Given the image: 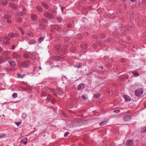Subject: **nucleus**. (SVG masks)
Returning a JSON list of instances; mask_svg holds the SVG:
<instances>
[{
  "mask_svg": "<svg viewBox=\"0 0 146 146\" xmlns=\"http://www.w3.org/2000/svg\"><path fill=\"white\" fill-rule=\"evenodd\" d=\"M12 12L10 11H5L4 12V19L6 20L8 23H11V21L9 19L11 18Z\"/></svg>",
  "mask_w": 146,
  "mask_h": 146,
  "instance_id": "nucleus-1",
  "label": "nucleus"
},
{
  "mask_svg": "<svg viewBox=\"0 0 146 146\" xmlns=\"http://www.w3.org/2000/svg\"><path fill=\"white\" fill-rule=\"evenodd\" d=\"M55 48L58 50L59 52H62V53L66 54L67 52L66 48H64L62 50L61 49V46L60 44L56 45L55 46Z\"/></svg>",
  "mask_w": 146,
  "mask_h": 146,
  "instance_id": "nucleus-2",
  "label": "nucleus"
},
{
  "mask_svg": "<svg viewBox=\"0 0 146 146\" xmlns=\"http://www.w3.org/2000/svg\"><path fill=\"white\" fill-rule=\"evenodd\" d=\"M30 64V61L28 60H26L23 62H19L20 65L24 68L27 67Z\"/></svg>",
  "mask_w": 146,
  "mask_h": 146,
  "instance_id": "nucleus-3",
  "label": "nucleus"
},
{
  "mask_svg": "<svg viewBox=\"0 0 146 146\" xmlns=\"http://www.w3.org/2000/svg\"><path fill=\"white\" fill-rule=\"evenodd\" d=\"M143 92V90L141 88H139L135 91V94L137 97H140Z\"/></svg>",
  "mask_w": 146,
  "mask_h": 146,
  "instance_id": "nucleus-4",
  "label": "nucleus"
},
{
  "mask_svg": "<svg viewBox=\"0 0 146 146\" xmlns=\"http://www.w3.org/2000/svg\"><path fill=\"white\" fill-rule=\"evenodd\" d=\"M17 15L22 16L25 15L26 14V10L25 8L23 7V11L21 12H18L16 13Z\"/></svg>",
  "mask_w": 146,
  "mask_h": 146,
  "instance_id": "nucleus-5",
  "label": "nucleus"
},
{
  "mask_svg": "<svg viewBox=\"0 0 146 146\" xmlns=\"http://www.w3.org/2000/svg\"><path fill=\"white\" fill-rule=\"evenodd\" d=\"M31 19L34 21H36L38 19L37 15L33 13H32L31 14Z\"/></svg>",
  "mask_w": 146,
  "mask_h": 146,
  "instance_id": "nucleus-6",
  "label": "nucleus"
},
{
  "mask_svg": "<svg viewBox=\"0 0 146 146\" xmlns=\"http://www.w3.org/2000/svg\"><path fill=\"white\" fill-rule=\"evenodd\" d=\"M131 119V116L130 115H127L123 117V120L125 121H128L130 120Z\"/></svg>",
  "mask_w": 146,
  "mask_h": 146,
  "instance_id": "nucleus-7",
  "label": "nucleus"
},
{
  "mask_svg": "<svg viewBox=\"0 0 146 146\" xmlns=\"http://www.w3.org/2000/svg\"><path fill=\"white\" fill-rule=\"evenodd\" d=\"M133 143V141L132 140H127L126 143V145L127 146H131Z\"/></svg>",
  "mask_w": 146,
  "mask_h": 146,
  "instance_id": "nucleus-8",
  "label": "nucleus"
},
{
  "mask_svg": "<svg viewBox=\"0 0 146 146\" xmlns=\"http://www.w3.org/2000/svg\"><path fill=\"white\" fill-rule=\"evenodd\" d=\"M10 65L12 67H14L16 65V62L13 60H9L8 61Z\"/></svg>",
  "mask_w": 146,
  "mask_h": 146,
  "instance_id": "nucleus-9",
  "label": "nucleus"
},
{
  "mask_svg": "<svg viewBox=\"0 0 146 146\" xmlns=\"http://www.w3.org/2000/svg\"><path fill=\"white\" fill-rule=\"evenodd\" d=\"M9 7H11L14 9H16L17 8V5L13 3H9Z\"/></svg>",
  "mask_w": 146,
  "mask_h": 146,
  "instance_id": "nucleus-10",
  "label": "nucleus"
},
{
  "mask_svg": "<svg viewBox=\"0 0 146 146\" xmlns=\"http://www.w3.org/2000/svg\"><path fill=\"white\" fill-rule=\"evenodd\" d=\"M84 84H80L78 86L77 90H82L84 88Z\"/></svg>",
  "mask_w": 146,
  "mask_h": 146,
  "instance_id": "nucleus-11",
  "label": "nucleus"
},
{
  "mask_svg": "<svg viewBox=\"0 0 146 146\" xmlns=\"http://www.w3.org/2000/svg\"><path fill=\"white\" fill-rule=\"evenodd\" d=\"M123 96L126 102H129L131 100V98L129 96L126 95H123Z\"/></svg>",
  "mask_w": 146,
  "mask_h": 146,
  "instance_id": "nucleus-12",
  "label": "nucleus"
},
{
  "mask_svg": "<svg viewBox=\"0 0 146 146\" xmlns=\"http://www.w3.org/2000/svg\"><path fill=\"white\" fill-rule=\"evenodd\" d=\"M27 140L28 139L27 138L25 137L21 139V142L24 144L26 145L27 143Z\"/></svg>",
  "mask_w": 146,
  "mask_h": 146,
  "instance_id": "nucleus-13",
  "label": "nucleus"
},
{
  "mask_svg": "<svg viewBox=\"0 0 146 146\" xmlns=\"http://www.w3.org/2000/svg\"><path fill=\"white\" fill-rule=\"evenodd\" d=\"M12 56L14 58H17L20 57L19 55L17 53L15 52L13 53Z\"/></svg>",
  "mask_w": 146,
  "mask_h": 146,
  "instance_id": "nucleus-14",
  "label": "nucleus"
},
{
  "mask_svg": "<svg viewBox=\"0 0 146 146\" xmlns=\"http://www.w3.org/2000/svg\"><path fill=\"white\" fill-rule=\"evenodd\" d=\"M127 17L128 19H131V18L133 17V15L132 13H127Z\"/></svg>",
  "mask_w": 146,
  "mask_h": 146,
  "instance_id": "nucleus-15",
  "label": "nucleus"
},
{
  "mask_svg": "<svg viewBox=\"0 0 146 146\" xmlns=\"http://www.w3.org/2000/svg\"><path fill=\"white\" fill-rule=\"evenodd\" d=\"M44 16L46 18L50 19V17L49 15V13L48 12H45L44 13Z\"/></svg>",
  "mask_w": 146,
  "mask_h": 146,
  "instance_id": "nucleus-16",
  "label": "nucleus"
},
{
  "mask_svg": "<svg viewBox=\"0 0 146 146\" xmlns=\"http://www.w3.org/2000/svg\"><path fill=\"white\" fill-rule=\"evenodd\" d=\"M53 28L56 31H59L61 29L60 27H59L57 25H54L53 26Z\"/></svg>",
  "mask_w": 146,
  "mask_h": 146,
  "instance_id": "nucleus-17",
  "label": "nucleus"
},
{
  "mask_svg": "<svg viewBox=\"0 0 146 146\" xmlns=\"http://www.w3.org/2000/svg\"><path fill=\"white\" fill-rule=\"evenodd\" d=\"M36 8L37 10L40 13H41L43 11V9L40 6H36Z\"/></svg>",
  "mask_w": 146,
  "mask_h": 146,
  "instance_id": "nucleus-18",
  "label": "nucleus"
},
{
  "mask_svg": "<svg viewBox=\"0 0 146 146\" xmlns=\"http://www.w3.org/2000/svg\"><path fill=\"white\" fill-rule=\"evenodd\" d=\"M41 5L46 9H47L48 8V5L44 2H42Z\"/></svg>",
  "mask_w": 146,
  "mask_h": 146,
  "instance_id": "nucleus-19",
  "label": "nucleus"
},
{
  "mask_svg": "<svg viewBox=\"0 0 146 146\" xmlns=\"http://www.w3.org/2000/svg\"><path fill=\"white\" fill-rule=\"evenodd\" d=\"M23 56L25 58L27 59H29L30 57L29 54L27 53H25L24 54Z\"/></svg>",
  "mask_w": 146,
  "mask_h": 146,
  "instance_id": "nucleus-20",
  "label": "nucleus"
},
{
  "mask_svg": "<svg viewBox=\"0 0 146 146\" xmlns=\"http://www.w3.org/2000/svg\"><path fill=\"white\" fill-rule=\"evenodd\" d=\"M2 3L3 5L5 6L7 4V0H3Z\"/></svg>",
  "mask_w": 146,
  "mask_h": 146,
  "instance_id": "nucleus-21",
  "label": "nucleus"
},
{
  "mask_svg": "<svg viewBox=\"0 0 146 146\" xmlns=\"http://www.w3.org/2000/svg\"><path fill=\"white\" fill-rule=\"evenodd\" d=\"M132 73L135 76H138L139 75L138 73L136 71H133Z\"/></svg>",
  "mask_w": 146,
  "mask_h": 146,
  "instance_id": "nucleus-22",
  "label": "nucleus"
},
{
  "mask_svg": "<svg viewBox=\"0 0 146 146\" xmlns=\"http://www.w3.org/2000/svg\"><path fill=\"white\" fill-rule=\"evenodd\" d=\"M141 132L142 133H145L146 132V126L142 127L141 129Z\"/></svg>",
  "mask_w": 146,
  "mask_h": 146,
  "instance_id": "nucleus-23",
  "label": "nucleus"
},
{
  "mask_svg": "<svg viewBox=\"0 0 146 146\" xmlns=\"http://www.w3.org/2000/svg\"><path fill=\"white\" fill-rule=\"evenodd\" d=\"M70 39L69 37H65L64 42L66 43H68L70 41Z\"/></svg>",
  "mask_w": 146,
  "mask_h": 146,
  "instance_id": "nucleus-24",
  "label": "nucleus"
},
{
  "mask_svg": "<svg viewBox=\"0 0 146 146\" xmlns=\"http://www.w3.org/2000/svg\"><path fill=\"white\" fill-rule=\"evenodd\" d=\"M74 66L78 68H81L82 67V66L80 64H76L74 65Z\"/></svg>",
  "mask_w": 146,
  "mask_h": 146,
  "instance_id": "nucleus-25",
  "label": "nucleus"
},
{
  "mask_svg": "<svg viewBox=\"0 0 146 146\" xmlns=\"http://www.w3.org/2000/svg\"><path fill=\"white\" fill-rule=\"evenodd\" d=\"M8 36L11 38H14L15 37V35L12 33H9L8 34Z\"/></svg>",
  "mask_w": 146,
  "mask_h": 146,
  "instance_id": "nucleus-26",
  "label": "nucleus"
},
{
  "mask_svg": "<svg viewBox=\"0 0 146 146\" xmlns=\"http://www.w3.org/2000/svg\"><path fill=\"white\" fill-rule=\"evenodd\" d=\"M42 21V22L44 23H47V20L44 18H42L41 19H40L39 21V22L41 23Z\"/></svg>",
  "mask_w": 146,
  "mask_h": 146,
  "instance_id": "nucleus-27",
  "label": "nucleus"
},
{
  "mask_svg": "<svg viewBox=\"0 0 146 146\" xmlns=\"http://www.w3.org/2000/svg\"><path fill=\"white\" fill-rule=\"evenodd\" d=\"M6 136L5 133H1L0 134V139H2L5 137Z\"/></svg>",
  "mask_w": 146,
  "mask_h": 146,
  "instance_id": "nucleus-28",
  "label": "nucleus"
},
{
  "mask_svg": "<svg viewBox=\"0 0 146 146\" xmlns=\"http://www.w3.org/2000/svg\"><path fill=\"white\" fill-rule=\"evenodd\" d=\"M19 31L20 32L22 35H23L24 34V32L23 29L21 28H19L18 29Z\"/></svg>",
  "mask_w": 146,
  "mask_h": 146,
  "instance_id": "nucleus-29",
  "label": "nucleus"
},
{
  "mask_svg": "<svg viewBox=\"0 0 146 146\" xmlns=\"http://www.w3.org/2000/svg\"><path fill=\"white\" fill-rule=\"evenodd\" d=\"M67 27L70 29H72L73 28V26L70 23H68L67 25Z\"/></svg>",
  "mask_w": 146,
  "mask_h": 146,
  "instance_id": "nucleus-30",
  "label": "nucleus"
},
{
  "mask_svg": "<svg viewBox=\"0 0 146 146\" xmlns=\"http://www.w3.org/2000/svg\"><path fill=\"white\" fill-rule=\"evenodd\" d=\"M96 44L98 45H100L101 46H104V44L103 43L101 42L100 41H98L96 42Z\"/></svg>",
  "mask_w": 146,
  "mask_h": 146,
  "instance_id": "nucleus-31",
  "label": "nucleus"
},
{
  "mask_svg": "<svg viewBox=\"0 0 146 146\" xmlns=\"http://www.w3.org/2000/svg\"><path fill=\"white\" fill-rule=\"evenodd\" d=\"M107 122V121H104L101 122L100 123V125L101 126H102L106 124Z\"/></svg>",
  "mask_w": 146,
  "mask_h": 146,
  "instance_id": "nucleus-32",
  "label": "nucleus"
},
{
  "mask_svg": "<svg viewBox=\"0 0 146 146\" xmlns=\"http://www.w3.org/2000/svg\"><path fill=\"white\" fill-rule=\"evenodd\" d=\"M44 37H40L38 40V41L39 43H41L42 41L44 40Z\"/></svg>",
  "mask_w": 146,
  "mask_h": 146,
  "instance_id": "nucleus-33",
  "label": "nucleus"
},
{
  "mask_svg": "<svg viewBox=\"0 0 146 146\" xmlns=\"http://www.w3.org/2000/svg\"><path fill=\"white\" fill-rule=\"evenodd\" d=\"M70 50L72 52H74V51H76V49L73 46L70 48Z\"/></svg>",
  "mask_w": 146,
  "mask_h": 146,
  "instance_id": "nucleus-34",
  "label": "nucleus"
},
{
  "mask_svg": "<svg viewBox=\"0 0 146 146\" xmlns=\"http://www.w3.org/2000/svg\"><path fill=\"white\" fill-rule=\"evenodd\" d=\"M76 123V121H74V122H72L70 123V127H74L75 126V125H74V124H75Z\"/></svg>",
  "mask_w": 146,
  "mask_h": 146,
  "instance_id": "nucleus-35",
  "label": "nucleus"
},
{
  "mask_svg": "<svg viewBox=\"0 0 146 146\" xmlns=\"http://www.w3.org/2000/svg\"><path fill=\"white\" fill-rule=\"evenodd\" d=\"M35 43V42L33 40H31L29 42V44L30 45L33 44Z\"/></svg>",
  "mask_w": 146,
  "mask_h": 146,
  "instance_id": "nucleus-36",
  "label": "nucleus"
},
{
  "mask_svg": "<svg viewBox=\"0 0 146 146\" xmlns=\"http://www.w3.org/2000/svg\"><path fill=\"white\" fill-rule=\"evenodd\" d=\"M100 96V94H97L95 95L93 97L94 98H98Z\"/></svg>",
  "mask_w": 146,
  "mask_h": 146,
  "instance_id": "nucleus-37",
  "label": "nucleus"
},
{
  "mask_svg": "<svg viewBox=\"0 0 146 146\" xmlns=\"http://www.w3.org/2000/svg\"><path fill=\"white\" fill-rule=\"evenodd\" d=\"M23 25V26L25 28H27L30 26L27 23H24Z\"/></svg>",
  "mask_w": 146,
  "mask_h": 146,
  "instance_id": "nucleus-38",
  "label": "nucleus"
},
{
  "mask_svg": "<svg viewBox=\"0 0 146 146\" xmlns=\"http://www.w3.org/2000/svg\"><path fill=\"white\" fill-rule=\"evenodd\" d=\"M49 15L50 17V19H53L54 16V15L51 12L49 13Z\"/></svg>",
  "mask_w": 146,
  "mask_h": 146,
  "instance_id": "nucleus-39",
  "label": "nucleus"
},
{
  "mask_svg": "<svg viewBox=\"0 0 146 146\" xmlns=\"http://www.w3.org/2000/svg\"><path fill=\"white\" fill-rule=\"evenodd\" d=\"M2 45H8L9 44V41H4L2 43Z\"/></svg>",
  "mask_w": 146,
  "mask_h": 146,
  "instance_id": "nucleus-40",
  "label": "nucleus"
},
{
  "mask_svg": "<svg viewBox=\"0 0 146 146\" xmlns=\"http://www.w3.org/2000/svg\"><path fill=\"white\" fill-rule=\"evenodd\" d=\"M18 96L17 94V93H14L12 95L13 98L15 99Z\"/></svg>",
  "mask_w": 146,
  "mask_h": 146,
  "instance_id": "nucleus-41",
  "label": "nucleus"
},
{
  "mask_svg": "<svg viewBox=\"0 0 146 146\" xmlns=\"http://www.w3.org/2000/svg\"><path fill=\"white\" fill-rule=\"evenodd\" d=\"M22 19L20 17L18 18L17 19V21L18 22H21L22 21Z\"/></svg>",
  "mask_w": 146,
  "mask_h": 146,
  "instance_id": "nucleus-42",
  "label": "nucleus"
},
{
  "mask_svg": "<svg viewBox=\"0 0 146 146\" xmlns=\"http://www.w3.org/2000/svg\"><path fill=\"white\" fill-rule=\"evenodd\" d=\"M104 61L106 62H108L109 61V59L107 56H105L104 57Z\"/></svg>",
  "mask_w": 146,
  "mask_h": 146,
  "instance_id": "nucleus-43",
  "label": "nucleus"
},
{
  "mask_svg": "<svg viewBox=\"0 0 146 146\" xmlns=\"http://www.w3.org/2000/svg\"><path fill=\"white\" fill-rule=\"evenodd\" d=\"M81 46L83 48H85L87 47V44H83L81 45Z\"/></svg>",
  "mask_w": 146,
  "mask_h": 146,
  "instance_id": "nucleus-44",
  "label": "nucleus"
},
{
  "mask_svg": "<svg viewBox=\"0 0 146 146\" xmlns=\"http://www.w3.org/2000/svg\"><path fill=\"white\" fill-rule=\"evenodd\" d=\"M27 117V115L25 113H23L22 115V117L23 119H25Z\"/></svg>",
  "mask_w": 146,
  "mask_h": 146,
  "instance_id": "nucleus-45",
  "label": "nucleus"
},
{
  "mask_svg": "<svg viewBox=\"0 0 146 146\" xmlns=\"http://www.w3.org/2000/svg\"><path fill=\"white\" fill-rule=\"evenodd\" d=\"M51 96L50 95H48L47 97V98H46V100L48 101H49L51 99Z\"/></svg>",
  "mask_w": 146,
  "mask_h": 146,
  "instance_id": "nucleus-46",
  "label": "nucleus"
},
{
  "mask_svg": "<svg viewBox=\"0 0 146 146\" xmlns=\"http://www.w3.org/2000/svg\"><path fill=\"white\" fill-rule=\"evenodd\" d=\"M29 53L31 55L33 56H35L36 54V53L35 52H30Z\"/></svg>",
  "mask_w": 146,
  "mask_h": 146,
  "instance_id": "nucleus-47",
  "label": "nucleus"
},
{
  "mask_svg": "<svg viewBox=\"0 0 146 146\" xmlns=\"http://www.w3.org/2000/svg\"><path fill=\"white\" fill-rule=\"evenodd\" d=\"M28 35L30 37H32L33 36V35L32 33L31 32H30L28 33Z\"/></svg>",
  "mask_w": 146,
  "mask_h": 146,
  "instance_id": "nucleus-48",
  "label": "nucleus"
},
{
  "mask_svg": "<svg viewBox=\"0 0 146 146\" xmlns=\"http://www.w3.org/2000/svg\"><path fill=\"white\" fill-rule=\"evenodd\" d=\"M51 12L54 15L56 14V11L54 9H52L51 10Z\"/></svg>",
  "mask_w": 146,
  "mask_h": 146,
  "instance_id": "nucleus-49",
  "label": "nucleus"
},
{
  "mask_svg": "<svg viewBox=\"0 0 146 146\" xmlns=\"http://www.w3.org/2000/svg\"><path fill=\"white\" fill-rule=\"evenodd\" d=\"M57 20L59 23H62L63 21V20L60 18H57Z\"/></svg>",
  "mask_w": 146,
  "mask_h": 146,
  "instance_id": "nucleus-50",
  "label": "nucleus"
},
{
  "mask_svg": "<svg viewBox=\"0 0 146 146\" xmlns=\"http://www.w3.org/2000/svg\"><path fill=\"white\" fill-rule=\"evenodd\" d=\"M81 36V35L80 34H78L77 35V36L78 38H79L80 39H82Z\"/></svg>",
  "mask_w": 146,
  "mask_h": 146,
  "instance_id": "nucleus-51",
  "label": "nucleus"
},
{
  "mask_svg": "<svg viewBox=\"0 0 146 146\" xmlns=\"http://www.w3.org/2000/svg\"><path fill=\"white\" fill-rule=\"evenodd\" d=\"M63 93L61 91H58V94H59V95H62Z\"/></svg>",
  "mask_w": 146,
  "mask_h": 146,
  "instance_id": "nucleus-52",
  "label": "nucleus"
},
{
  "mask_svg": "<svg viewBox=\"0 0 146 146\" xmlns=\"http://www.w3.org/2000/svg\"><path fill=\"white\" fill-rule=\"evenodd\" d=\"M26 74H23L22 75H21V76H20V75H19V74H18V77H21V78H23V77H24V76H26Z\"/></svg>",
  "mask_w": 146,
  "mask_h": 146,
  "instance_id": "nucleus-53",
  "label": "nucleus"
},
{
  "mask_svg": "<svg viewBox=\"0 0 146 146\" xmlns=\"http://www.w3.org/2000/svg\"><path fill=\"white\" fill-rule=\"evenodd\" d=\"M142 3L144 5H146V0H142Z\"/></svg>",
  "mask_w": 146,
  "mask_h": 146,
  "instance_id": "nucleus-54",
  "label": "nucleus"
},
{
  "mask_svg": "<svg viewBox=\"0 0 146 146\" xmlns=\"http://www.w3.org/2000/svg\"><path fill=\"white\" fill-rule=\"evenodd\" d=\"M120 111V110H118V109L114 110L113 111V112L116 113H119Z\"/></svg>",
  "mask_w": 146,
  "mask_h": 146,
  "instance_id": "nucleus-55",
  "label": "nucleus"
},
{
  "mask_svg": "<svg viewBox=\"0 0 146 146\" xmlns=\"http://www.w3.org/2000/svg\"><path fill=\"white\" fill-rule=\"evenodd\" d=\"M15 124L17 125V126L18 127L21 125V122H15Z\"/></svg>",
  "mask_w": 146,
  "mask_h": 146,
  "instance_id": "nucleus-56",
  "label": "nucleus"
},
{
  "mask_svg": "<svg viewBox=\"0 0 146 146\" xmlns=\"http://www.w3.org/2000/svg\"><path fill=\"white\" fill-rule=\"evenodd\" d=\"M69 134V132H66L64 133V136L65 137H66L68 136Z\"/></svg>",
  "mask_w": 146,
  "mask_h": 146,
  "instance_id": "nucleus-57",
  "label": "nucleus"
},
{
  "mask_svg": "<svg viewBox=\"0 0 146 146\" xmlns=\"http://www.w3.org/2000/svg\"><path fill=\"white\" fill-rule=\"evenodd\" d=\"M51 102L53 104H54L55 102V101L54 99H53L52 100Z\"/></svg>",
  "mask_w": 146,
  "mask_h": 146,
  "instance_id": "nucleus-58",
  "label": "nucleus"
},
{
  "mask_svg": "<svg viewBox=\"0 0 146 146\" xmlns=\"http://www.w3.org/2000/svg\"><path fill=\"white\" fill-rule=\"evenodd\" d=\"M92 46L94 48H96L97 47V46L95 44H93L92 45Z\"/></svg>",
  "mask_w": 146,
  "mask_h": 146,
  "instance_id": "nucleus-59",
  "label": "nucleus"
},
{
  "mask_svg": "<svg viewBox=\"0 0 146 146\" xmlns=\"http://www.w3.org/2000/svg\"><path fill=\"white\" fill-rule=\"evenodd\" d=\"M120 61L121 62H124L125 61V59L124 58H122L120 60Z\"/></svg>",
  "mask_w": 146,
  "mask_h": 146,
  "instance_id": "nucleus-60",
  "label": "nucleus"
},
{
  "mask_svg": "<svg viewBox=\"0 0 146 146\" xmlns=\"http://www.w3.org/2000/svg\"><path fill=\"white\" fill-rule=\"evenodd\" d=\"M82 98L83 100H84L86 99V98L84 95H83L82 96Z\"/></svg>",
  "mask_w": 146,
  "mask_h": 146,
  "instance_id": "nucleus-61",
  "label": "nucleus"
},
{
  "mask_svg": "<svg viewBox=\"0 0 146 146\" xmlns=\"http://www.w3.org/2000/svg\"><path fill=\"white\" fill-rule=\"evenodd\" d=\"M92 72H90L89 73H86V75H92Z\"/></svg>",
  "mask_w": 146,
  "mask_h": 146,
  "instance_id": "nucleus-62",
  "label": "nucleus"
},
{
  "mask_svg": "<svg viewBox=\"0 0 146 146\" xmlns=\"http://www.w3.org/2000/svg\"><path fill=\"white\" fill-rule=\"evenodd\" d=\"M84 36H87L88 35V33L86 32H85L83 33Z\"/></svg>",
  "mask_w": 146,
  "mask_h": 146,
  "instance_id": "nucleus-63",
  "label": "nucleus"
},
{
  "mask_svg": "<svg viewBox=\"0 0 146 146\" xmlns=\"http://www.w3.org/2000/svg\"><path fill=\"white\" fill-rule=\"evenodd\" d=\"M15 48V45H13L12 46V49L14 50Z\"/></svg>",
  "mask_w": 146,
  "mask_h": 146,
  "instance_id": "nucleus-64",
  "label": "nucleus"
}]
</instances>
